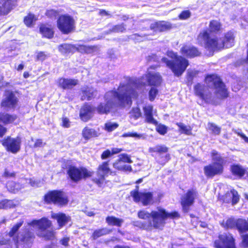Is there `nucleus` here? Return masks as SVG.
<instances>
[{"mask_svg":"<svg viewBox=\"0 0 248 248\" xmlns=\"http://www.w3.org/2000/svg\"><path fill=\"white\" fill-rule=\"evenodd\" d=\"M241 234L248 231V218L247 219L238 218L237 219L236 228Z\"/></svg>","mask_w":248,"mask_h":248,"instance_id":"nucleus-36","label":"nucleus"},{"mask_svg":"<svg viewBox=\"0 0 248 248\" xmlns=\"http://www.w3.org/2000/svg\"><path fill=\"white\" fill-rule=\"evenodd\" d=\"M176 124L179 127V131L186 135H191L192 128L190 125L186 126L182 123H176Z\"/></svg>","mask_w":248,"mask_h":248,"instance_id":"nucleus-40","label":"nucleus"},{"mask_svg":"<svg viewBox=\"0 0 248 248\" xmlns=\"http://www.w3.org/2000/svg\"><path fill=\"white\" fill-rule=\"evenodd\" d=\"M46 16L49 18H55L59 15V12L54 9H49L46 11Z\"/></svg>","mask_w":248,"mask_h":248,"instance_id":"nucleus-54","label":"nucleus"},{"mask_svg":"<svg viewBox=\"0 0 248 248\" xmlns=\"http://www.w3.org/2000/svg\"><path fill=\"white\" fill-rule=\"evenodd\" d=\"M150 28L155 31L163 32L171 29L172 26L171 23L162 20L151 24Z\"/></svg>","mask_w":248,"mask_h":248,"instance_id":"nucleus-25","label":"nucleus"},{"mask_svg":"<svg viewBox=\"0 0 248 248\" xmlns=\"http://www.w3.org/2000/svg\"><path fill=\"white\" fill-rule=\"evenodd\" d=\"M21 144V139L19 136L14 138L8 136L1 140V144L6 150L13 154H16L19 151Z\"/></svg>","mask_w":248,"mask_h":248,"instance_id":"nucleus-15","label":"nucleus"},{"mask_svg":"<svg viewBox=\"0 0 248 248\" xmlns=\"http://www.w3.org/2000/svg\"><path fill=\"white\" fill-rule=\"evenodd\" d=\"M169 148L164 144H157L154 147L149 148V152L152 156H157L159 159H162L165 162H168L171 158L170 155L168 153Z\"/></svg>","mask_w":248,"mask_h":248,"instance_id":"nucleus-18","label":"nucleus"},{"mask_svg":"<svg viewBox=\"0 0 248 248\" xmlns=\"http://www.w3.org/2000/svg\"><path fill=\"white\" fill-rule=\"evenodd\" d=\"M222 30V24L219 20L213 19L211 20L209 22V29H205L201 31L197 36V40L199 45H202V43L203 42L204 47L205 48V44L206 43V39H201L200 38V35L202 34L205 31L208 32L209 36H211V34H217L221 31Z\"/></svg>","mask_w":248,"mask_h":248,"instance_id":"nucleus-17","label":"nucleus"},{"mask_svg":"<svg viewBox=\"0 0 248 248\" xmlns=\"http://www.w3.org/2000/svg\"><path fill=\"white\" fill-rule=\"evenodd\" d=\"M133 116L136 119H138L141 116V113L139 108H134L132 109Z\"/></svg>","mask_w":248,"mask_h":248,"instance_id":"nucleus-64","label":"nucleus"},{"mask_svg":"<svg viewBox=\"0 0 248 248\" xmlns=\"http://www.w3.org/2000/svg\"><path fill=\"white\" fill-rule=\"evenodd\" d=\"M144 115L145 117V121L147 123L153 124H157V121L154 118L153 111V107L148 105L143 108Z\"/></svg>","mask_w":248,"mask_h":248,"instance_id":"nucleus-31","label":"nucleus"},{"mask_svg":"<svg viewBox=\"0 0 248 248\" xmlns=\"http://www.w3.org/2000/svg\"><path fill=\"white\" fill-rule=\"evenodd\" d=\"M153 195L152 192H141L138 198H135L133 201L136 203L141 202L143 206H147L154 203Z\"/></svg>","mask_w":248,"mask_h":248,"instance_id":"nucleus-23","label":"nucleus"},{"mask_svg":"<svg viewBox=\"0 0 248 248\" xmlns=\"http://www.w3.org/2000/svg\"><path fill=\"white\" fill-rule=\"evenodd\" d=\"M109 162V160L103 161L96 168V173L98 177L93 178L92 181L99 186H101L106 176L114 173L110 168Z\"/></svg>","mask_w":248,"mask_h":248,"instance_id":"nucleus-10","label":"nucleus"},{"mask_svg":"<svg viewBox=\"0 0 248 248\" xmlns=\"http://www.w3.org/2000/svg\"><path fill=\"white\" fill-rule=\"evenodd\" d=\"M210 155L213 162L203 167L204 173L207 178L222 174L226 163L224 157L217 150H213Z\"/></svg>","mask_w":248,"mask_h":248,"instance_id":"nucleus-4","label":"nucleus"},{"mask_svg":"<svg viewBox=\"0 0 248 248\" xmlns=\"http://www.w3.org/2000/svg\"><path fill=\"white\" fill-rule=\"evenodd\" d=\"M58 50L63 55L73 54L76 52V45L63 43L59 46Z\"/></svg>","mask_w":248,"mask_h":248,"instance_id":"nucleus-32","label":"nucleus"},{"mask_svg":"<svg viewBox=\"0 0 248 248\" xmlns=\"http://www.w3.org/2000/svg\"><path fill=\"white\" fill-rule=\"evenodd\" d=\"M231 195L230 191H227L222 195L218 197V200L222 203H229L231 202Z\"/></svg>","mask_w":248,"mask_h":248,"instance_id":"nucleus-46","label":"nucleus"},{"mask_svg":"<svg viewBox=\"0 0 248 248\" xmlns=\"http://www.w3.org/2000/svg\"><path fill=\"white\" fill-rule=\"evenodd\" d=\"M4 247V248H11V241L9 238H2L0 239V248Z\"/></svg>","mask_w":248,"mask_h":248,"instance_id":"nucleus-51","label":"nucleus"},{"mask_svg":"<svg viewBox=\"0 0 248 248\" xmlns=\"http://www.w3.org/2000/svg\"><path fill=\"white\" fill-rule=\"evenodd\" d=\"M1 202L2 203L3 209L13 208L16 206L14 201L12 200L3 199L1 200Z\"/></svg>","mask_w":248,"mask_h":248,"instance_id":"nucleus-49","label":"nucleus"},{"mask_svg":"<svg viewBox=\"0 0 248 248\" xmlns=\"http://www.w3.org/2000/svg\"><path fill=\"white\" fill-rule=\"evenodd\" d=\"M82 136L86 140L98 137L99 133L95 129L85 126L82 131Z\"/></svg>","mask_w":248,"mask_h":248,"instance_id":"nucleus-33","label":"nucleus"},{"mask_svg":"<svg viewBox=\"0 0 248 248\" xmlns=\"http://www.w3.org/2000/svg\"><path fill=\"white\" fill-rule=\"evenodd\" d=\"M204 81L207 84H212L213 86L215 89V93L218 95L219 99H225L229 96L228 90L219 76L215 74H207L205 77Z\"/></svg>","mask_w":248,"mask_h":248,"instance_id":"nucleus-5","label":"nucleus"},{"mask_svg":"<svg viewBox=\"0 0 248 248\" xmlns=\"http://www.w3.org/2000/svg\"><path fill=\"white\" fill-rule=\"evenodd\" d=\"M61 126L64 128H69L70 126V122L69 119L66 117H62V118Z\"/></svg>","mask_w":248,"mask_h":248,"instance_id":"nucleus-61","label":"nucleus"},{"mask_svg":"<svg viewBox=\"0 0 248 248\" xmlns=\"http://www.w3.org/2000/svg\"><path fill=\"white\" fill-rule=\"evenodd\" d=\"M158 212V207L157 208V210H152L151 213L144 210H140L138 212V217L140 219H146L150 218H152L153 224L150 223L149 224H143V227L146 230H150L153 227L154 229L158 230V217H155L154 216L155 212Z\"/></svg>","mask_w":248,"mask_h":248,"instance_id":"nucleus-19","label":"nucleus"},{"mask_svg":"<svg viewBox=\"0 0 248 248\" xmlns=\"http://www.w3.org/2000/svg\"><path fill=\"white\" fill-rule=\"evenodd\" d=\"M241 241L240 245L242 248H248V234H243L241 235Z\"/></svg>","mask_w":248,"mask_h":248,"instance_id":"nucleus-53","label":"nucleus"},{"mask_svg":"<svg viewBox=\"0 0 248 248\" xmlns=\"http://www.w3.org/2000/svg\"><path fill=\"white\" fill-rule=\"evenodd\" d=\"M35 238V235L33 231L28 229L21 234L20 239L18 236H16L13 239L16 245L21 244L27 248H30L33 244Z\"/></svg>","mask_w":248,"mask_h":248,"instance_id":"nucleus-16","label":"nucleus"},{"mask_svg":"<svg viewBox=\"0 0 248 248\" xmlns=\"http://www.w3.org/2000/svg\"><path fill=\"white\" fill-rule=\"evenodd\" d=\"M111 232V230L108 229L106 228H102L95 230L93 232L91 237L93 240H96L98 238L109 234Z\"/></svg>","mask_w":248,"mask_h":248,"instance_id":"nucleus-38","label":"nucleus"},{"mask_svg":"<svg viewBox=\"0 0 248 248\" xmlns=\"http://www.w3.org/2000/svg\"><path fill=\"white\" fill-rule=\"evenodd\" d=\"M154 216L158 217V230H162L166 223V219L170 218L172 219H178L180 217V215L178 212L173 211L168 212L164 208L158 207V212H155Z\"/></svg>","mask_w":248,"mask_h":248,"instance_id":"nucleus-12","label":"nucleus"},{"mask_svg":"<svg viewBox=\"0 0 248 248\" xmlns=\"http://www.w3.org/2000/svg\"><path fill=\"white\" fill-rule=\"evenodd\" d=\"M208 126L209 130H210L212 134L214 135H218L221 132V127L216 125L213 123L209 122Z\"/></svg>","mask_w":248,"mask_h":248,"instance_id":"nucleus-45","label":"nucleus"},{"mask_svg":"<svg viewBox=\"0 0 248 248\" xmlns=\"http://www.w3.org/2000/svg\"><path fill=\"white\" fill-rule=\"evenodd\" d=\"M198 195V192L196 189L191 188L188 189L181 198L180 203L182 210L184 213H187L190 210L195 200Z\"/></svg>","mask_w":248,"mask_h":248,"instance_id":"nucleus-14","label":"nucleus"},{"mask_svg":"<svg viewBox=\"0 0 248 248\" xmlns=\"http://www.w3.org/2000/svg\"><path fill=\"white\" fill-rule=\"evenodd\" d=\"M180 53L184 56L189 59L199 57L202 55L200 49L194 46H183L180 49Z\"/></svg>","mask_w":248,"mask_h":248,"instance_id":"nucleus-21","label":"nucleus"},{"mask_svg":"<svg viewBox=\"0 0 248 248\" xmlns=\"http://www.w3.org/2000/svg\"><path fill=\"white\" fill-rule=\"evenodd\" d=\"M78 80L74 78H60L58 79V86L62 90H71L78 84Z\"/></svg>","mask_w":248,"mask_h":248,"instance_id":"nucleus-24","label":"nucleus"},{"mask_svg":"<svg viewBox=\"0 0 248 248\" xmlns=\"http://www.w3.org/2000/svg\"><path fill=\"white\" fill-rule=\"evenodd\" d=\"M51 217L57 220L59 229L62 228L71 220L70 217L66 216L63 213L53 214Z\"/></svg>","mask_w":248,"mask_h":248,"instance_id":"nucleus-27","label":"nucleus"},{"mask_svg":"<svg viewBox=\"0 0 248 248\" xmlns=\"http://www.w3.org/2000/svg\"><path fill=\"white\" fill-rule=\"evenodd\" d=\"M113 167L117 170L122 171L124 172H131L132 171V168L129 165H121L120 164L116 165V166H113Z\"/></svg>","mask_w":248,"mask_h":248,"instance_id":"nucleus-50","label":"nucleus"},{"mask_svg":"<svg viewBox=\"0 0 248 248\" xmlns=\"http://www.w3.org/2000/svg\"><path fill=\"white\" fill-rule=\"evenodd\" d=\"M121 162L131 163L132 162V160L129 155L124 153L119 155V158L113 163L112 165L116 166V165H119Z\"/></svg>","mask_w":248,"mask_h":248,"instance_id":"nucleus-41","label":"nucleus"},{"mask_svg":"<svg viewBox=\"0 0 248 248\" xmlns=\"http://www.w3.org/2000/svg\"><path fill=\"white\" fill-rule=\"evenodd\" d=\"M194 94L205 103H209L211 99V93L206 92L205 86L201 83H197L194 86Z\"/></svg>","mask_w":248,"mask_h":248,"instance_id":"nucleus-20","label":"nucleus"},{"mask_svg":"<svg viewBox=\"0 0 248 248\" xmlns=\"http://www.w3.org/2000/svg\"><path fill=\"white\" fill-rule=\"evenodd\" d=\"M196 73L193 72H189L186 77V84L188 86H191L193 82V79Z\"/></svg>","mask_w":248,"mask_h":248,"instance_id":"nucleus-57","label":"nucleus"},{"mask_svg":"<svg viewBox=\"0 0 248 248\" xmlns=\"http://www.w3.org/2000/svg\"><path fill=\"white\" fill-rule=\"evenodd\" d=\"M125 25L122 23L121 24L115 25L112 27V28L109 29L107 33H111L113 32H123L125 31Z\"/></svg>","mask_w":248,"mask_h":248,"instance_id":"nucleus-43","label":"nucleus"},{"mask_svg":"<svg viewBox=\"0 0 248 248\" xmlns=\"http://www.w3.org/2000/svg\"><path fill=\"white\" fill-rule=\"evenodd\" d=\"M31 223L37 226L40 233V237L43 238L46 241H52L56 238V232L53 230H47L52 227V222L47 217H43L39 219H33Z\"/></svg>","mask_w":248,"mask_h":248,"instance_id":"nucleus-6","label":"nucleus"},{"mask_svg":"<svg viewBox=\"0 0 248 248\" xmlns=\"http://www.w3.org/2000/svg\"><path fill=\"white\" fill-rule=\"evenodd\" d=\"M49 57V55L44 51L39 52L36 56V61L43 62Z\"/></svg>","mask_w":248,"mask_h":248,"instance_id":"nucleus-55","label":"nucleus"},{"mask_svg":"<svg viewBox=\"0 0 248 248\" xmlns=\"http://www.w3.org/2000/svg\"><path fill=\"white\" fill-rule=\"evenodd\" d=\"M68 178L73 183H78L82 180H86L93 176V172L84 167H77L70 165L67 170Z\"/></svg>","mask_w":248,"mask_h":248,"instance_id":"nucleus-7","label":"nucleus"},{"mask_svg":"<svg viewBox=\"0 0 248 248\" xmlns=\"http://www.w3.org/2000/svg\"><path fill=\"white\" fill-rule=\"evenodd\" d=\"M94 110V108L93 106L88 103H85L80 109L79 118L82 121L86 122L92 118Z\"/></svg>","mask_w":248,"mask_h":248,"instance_id":"nucleus-22","label":"nucleus"},{"mask_svg":"<svg viewBox=\"0 0 248 248\" xmlns=\"http://www.w3.org/2000/svg\"><path fill=\"white\" fill-rule=\"evenodd\" d=\"M36 20V18L35 15L30 13L24 17L23 22L27 27H31L34 25Z\"/></svg>","mask_w":248,"mask_h":248,"instance_id":"nucleus-42","label":"nucleus"},{"mask_svg":"<svg viewBox=\"0 0 248 248\" xmlns=\"http://www.w3.org/2000/svg\"><path fill=\"white\" fill-rule=\"evenodd\" d=\"M23 221L21 220L18 222H17L15 224L11 229L10 231L8 232V235L10 237H13L16 234V233L18 232L19 228L21 227V226L23 224Z\"/></svg>","mask_w":248,"mask_h":248,"instance_id":"nucleus-44","label":"nucleus"},{"mask_svg":"<svg viewBox=\"0 0 248 248\" xmlns=\"http://www.w3.org/2000/svg\"><path fill=\"white\" fill-rule=\"evenodd\" d=\"M162 81V77L159 73H150L148 76L147 82L151 86H158L160 85Z\"/></svg>","mask_w":248,"mask_h":248,"instance_id":"nucleus-34","label":"nucleus"},{"mask_svg":"<svg viewBox=\"0 0 248 248\" xmlns=\"http://www.w3.org/2000/svg\"><path fill=\"white\" fill-rule=\"evenodd\" d=\"M191 16L190 12L187 10L182 11L179 15V18L182 20H185Z\"/></svg>","mask_w":248,"mask_h":248,"instance_id":"nucleus-58","label":"nucleus"},{"mask_svg":"<svg viewBox=\"0 0 248 248\" xmlns=\"http://www.w3.org/2000/svg\"><path fill=\"white\" fill-rule=\"evenodd\" d=\"M18 119L16 114H10L7 112L0 113V122L4 125L14 124H17L15 121Z\"/></svg>","mask_w":248,"mask_h":248,"instance_id":"nucleus-26","label":"nucleus"},{"mask_svg":"<svg viewBox=\"0 0 248 248\" xmlns=\"http://www.w3.org/2000/svg\"><path fill=\"white\" fill-rule=\"evenodd\" d=\"M230 170L232 174L239 178H242L246 173V170L239 164H232L231 166Z\"/></svg>","mask_w":248,"mask_h":248,"instance_id":"nucleus-35","label":"nucleus"},{"mask_svg":"<svg viewBox=\"0 0 248 248\" xmlns=\"http://www.w3.org/2000/svg\"><path fill=\"white\" fill-rule=\"evenodd\" d=\"M112 155H113L110 150L109 149H106L102 153L100 157L102 160H105L110 157Z\"/></svg>","mask_w":248,"mask_h":248,"instance_id":"nucleus-59","label":"nucleus"},{"mask_svg":"<svg viewBox=\"0 0 248 248\" xmlns=\"http://www.w3.org/2000/svg\"><path fill=\"white\" fill-rule=\"evenodd\" d=\"M142 83L137 79L129 78L127 83H121L119 85L118 90L119 92L115 91L114 96L117 98L118 102L115 103L112 100L108 99L105 103H100L96 108L99 114L108 113L114 108H122L125 105L131 106L132 104V99H137L139 96L137 90L139 89Z\"/></svg>","mask_w":248,"mask_h":248,"instance_id":"nucleus-1","label":"nucleus"},{"mask_svg":"<svg viewBox=\"0 0 248 248\" xmlns=\"http://www.w3.org/2000/svg\"><path fill=\"white\" fill-rule=\"evenodd\" d=\"M119 126L117 123H107L105 124V129L108 132H111L116 129Z\"/></svg>","mask_w":248,"mask_h":248,"instance_id":"nucleus-52","label":"nucleus"},{"mask_svg":"<svg viewBox=\"0 0 248 248\" xmlns=\"http://www.w3.org/2000/svg\"><path fill=\"white\" fill-rule=\"evenodd\" d=\"M18 99L14 91L6 90L4 92V97L1 100L0 106L6 110L15 109L18 104Z\"/></svg>","mask_w":248,"mask_h":248,"instance_id":"nucleus-13","label":"nucleus"},{"mask_svg":"<svg viewBox=\"0 0 248 248\" xmlns=\"http://www.w3.org/2000/svg\"><path fill=\"white\" fill-rule=\"evenodd\" d=\"M43 200L46 204L60 206L66 205L69 202L68 197L62 190H49L44 195Z\"/></svg>","mask_w":248,"mask_h":248,"instance_id":"nucleus-8","label":"nucleus"},{"mask_svg":"<svg viewBox=\"0 0 248 248\" xmlns=\"http://www.w3.org/2000/svg\"><path fill=\"white\" fill-rule=\"evenodd\" d=\"M2 176L5 178H15L16 177V172L14 171L10 172L7 169H5Z\"/></svg>","mask_w":248,"mask_h":248,"instance_id":"nucleus-62","label":"nucleus"},{"mask_svg":"<svg viewBox=\"0 0 248 248\" xmlns=\"http://www.w3.org/2000/svg\"><path fill=\"white\" fill-rule=\"evenodd\" d=\"M215 248H237L235 239L231 233H223L218 235L213 242Z\"/></svg>","mask_w":248,"mask_h":248,"instance_id":"nucleus-11","label":"nucleus"},{"mask_svg":"<svg viewBox=\"0 0 248 248\" xmlns=\"http://www.w3.org/2000/svg\"><path fill=\"white\" fill-rule=\"evenodd\" d=\"M156 126L155 130L160 135H164L167 133L168 127L165 124H158L157 122V124H154Z\"/></svg>","mask_w":248,"mask_h":248,"instance_id":"nucleus-48","label":"nucleus"},{"mask_svg":"<svg viewBox=\"0 0 248 248\" xmlns=\"http://www.w3.org/2000/svg\"><path fill=\"white\" fill-rule=\"evenodd\" d=\"M106 221L108 225L120 227L123 222V220L114 216H108L106 218Z\"/></svg>","mask_w":248,"mask_h":248,"instance_id":"nucleus-39","label":"nucleus"},{"mask_svg":"<svg viewBox=\"0 0 248 248\" xmlns=\"http://www.w3.org/2000/svg\"><path fill=\"white\" fill-rule=\"evenodd\" d=\"M231 195V202L232 205H234L238 203L239 201L240 197L238 192L234 189L230 190Z\"/></svg>","mask_w":248,"mask_h":248,"instance_id":"nucleus-47","label":"nucleus"},{"mask_svg":"<svg viewBox=\"0 0 248 248\" xmlns=\"http://www.w3.org/2000/svg\"><path fill=\"white\" fill-rule=\"evenodd\" d=\"M70 238L69 237H63L60 240V243L62 246L67 247L69 246Z\"/></svg>","mask_w":248,"mask_h":248,"instance_id":"nucleus-63","label":"nucleus"},{"mask_svg":"<svg viewBox=\"0 0 248 248\" xmlns=\"http://www.w3.org/2000/svg\"><path fill=\"white\" fill-rule=\"evenodd\" d=\"M237 219L233 217L228 218L226 220H223L221 223V226L226 229H232L236 228Z\"/></svg>","mask_w":248,"mask_h":248,"instance_id":"nucleus-37","label":"nucleus"},{"mask_svg":"<svg viewBox=\"0 0 248 248\" xmlns=\"http://www.w3.org/2000/svg\"><path fill=\"white\" fill-rule=\"evenodd\" d=\"M92 87L88 86H85L80 89V100L82 101H90L94 96V92Z\"/></svg>","mask_w":248,"mask_h":248,"instance_id":"nucleus-30","label":"nucleus"},{"mask_svg":"<svg viewBox=\"0 0 248 248\" xmlns=\"http://www.w3.org/2000/svg\"><path fill=\"white\" fill-rule=\"evenodd\" d=\"M158 90L155 88H151L149 92V98L151 101H153L158 93Z\"/></svg>","mask_w":248,"mask_h":248,"instance_id":"nucleus-56","label":"nucleus"},{"mask_svg":"<svg viewBox=\"0 0 248 248\" xmlns=\"http://www.w3.org/2000/svg\"><path fill=\"white\" fill-rule=\"evenodd\" d=\"M166 54L171 60H168L166 57H163L161 62L171 70L175 76H181L189 64L188 60L172 51H167Z\"/></svg>","mask_w":248,"mask_h":248,"instance_id":"nucleus-3","label":"nucleus"},{"mask_svg":"<svg viewBox=\"0 0 248 248\" xmlns=\"http://www.w3.org/2000/svg\"><path fill=\"white\" fill-rule=\"evenodd\" d=\"M57 27L62 34H68L75 31L76 22L68 14L61 15L57 18Z\"/></svg>","mask_w":248,"mask_h":248,"instance_id":"nucleus-9","label":"nucleus"},{"mask_svg":"<svg viewBox=\"0 0 248 248\" xmlns=\"http://www.w3.org/2000/svg\"><path fill=\"white\" fill-rule=\"evenodd\" d=\"M200 38L206 39L205 49L212 52L230 48L235 44V35L231 31L226 32L222 37L218 38L209 36L208 32L205 31L200 35Z\"/></svg>","mask_w":248,"mask_h":248,"instance_id":"nucleus-2","label":"nucleus"},{"mask_svg":"<svg viewBox=\"0 0 248 248\" xmlns=\"http://www.w3.org/2000/svg\"><path fill=\"white\" fill-rule=\"evenodd\" d=\"M39 31L43 37L51 39L54 36V31L50 25L41 24L39 27Z\"/></svg>","mask_w":248,"mask_h":248,"instance_id":"nucleus-28","label":"nucleus"},{"mask_svg":"<svg viewBox=\"0 0 248 248\" xmlns=\"http://www.w3.org/2000/svg\"><path fill=\"white\" fill-rule=\"evenodd\" d=\"M139 188H140L139 186L137 185L135 186V188L134 190H131L130 191V196L132 197L133 200L134 199H135V198H138V196H139V195L141 193V192L139 191Z\"/></svg>","mask_w":248,"mask_h":248,"instance_id":"nucleus-60","label":"nucleus"},{"mask_svg":"<svg viewBox=\"0 0 248 248\" xmlns=\"http://www.w3.org/2000/svg\"><path fill=\"white\" fill-rule=\"evenodd\" d=\"M98 49L97 46H87L85 45H76V52L81 54H91L97 51Z\"/></svg>","mask_w":248,"mask_h":248,"instance_id":"nucleus-29","label":"nucleus"}]
</instances>
